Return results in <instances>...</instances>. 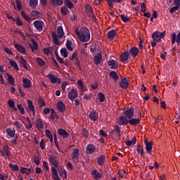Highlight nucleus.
Listing matches in <instances>:
<instances>
[{
	"label": "nucleus",
	"mask_w": 180,
	"mask_h": 180,
	"mask_svg": "<svg viewBox=\"0 0 180 180\" xmlns=\"http://www.w3.org/2000/svg\"><path fill=\"white\" fill-rule=\"evenodd\" d=\"M79 39L82 43L89 41V39H91V32H89V30L86 27H82L81 34Z\"/></svg>",
	"instance_id": "obj_1"
},
{
	"label": "nucleus",
	"mask_w": 180,
	"mask_h": 180,
	"mask_svg": "<svg viewBox=\"0 0 180 180\" xmlns=\"http://www.w3.org/2000/svg\"><path fill=\"white\" fill-rule=\"evenodd\" d=\"M151 37L153 41H156L157 43H158L161 41V39H164V37H165V31L163 32L159 31L154 32L152 34Z\"/></svg>",
	"instance_id": "obj_2"
},
{
	"label": "nucleus",
	"mask_w": 180,
	"mask_h": 180,
	"mask_svg": "<svg viewBox=\"0 0 180 180\" xmlns=\"http://www.w3.org/2000/svg\"><path fill=\"white\" fill-rule=\"evenodd\" d=\"M47 78H49L51 84H57L58 85H60V84H61V79L57 77V76L51 73H49L47 75Z\"/></svg>",
	"instance_id": "obj_3"
},
{
	"label": "nucleus",
	"mask_w": 180,
	"mask_h": 180,
	"mask_svg": "<svg viewBox=\"0 0 180 180\" xmlns=\"http://www.w3.org/2000/svg\"><path fill=\"white\" fill-rule=\"evenodd\" d=\"M73 162L75 164L79 162V149L75 148L73 153H72Z\"/></svg>",
	"instance_id": "obj_4"
},
{
	"label": "nucleus",
	"mask_w": 180,
	"mask_h": 180,
	"mask_svg": "<svg viewBox=\"0 0 180 180\" xmlns=\"http://www.w3.org/2000/svg\"><path fill=\"white\" fill-rule=\"evenodd\" d=\"M33 25L37 30H38V32H43V26H44V22L37 20L33 22Z\"/></svg>",
	"instance_id": "obj_5"
},
{
	"label": "nucleus",
	"mask_w": 180,
	"mask_h": 180,
	"mask_svg": "<svg viewBox=\"0 0 180 180\" xmlns=\"http://www.w3.org/2000/svg\"><path fill=\"white\" fill-rule=\"evenodd\" d=\"M124 114L128 120L129 119H133V117H134V109H133V108H130L127 110H124Z\"/></svg>",
	"instance_id": "obj_6"
},
{
	"label": "nucleus",
	"mask_w": 180,
	"mask_h": 180,
	"mask_svg": "<svg viewBox=\"0 0 180 180\" xmlns=\"http://www.w3.org/2000/svg\"><path fill=\"white\" fill-rule=\"evenodd\" d=\"M117 123L120 126H127L129 120L125 116L122 115L117 119Z\"/></svg>",
	"instance_id": "obj_7"
},
{
	"label": "nucleus",
	"mask_w": 180,
	"mask_h": 180,
	"mask_svg": "<svg viewBox=\"0 0 180 180\" xmlns=\"http://www.w3.org/2000/svg\"><path fill=\"white\" fill-rule=\"evenodd\" d=\"M68 98L70 101H75L76 98H78V90L74 88L68 93Z\"/></svg>",
	"instance_id": "obj_8"
},
{
	"label": "nucleus",
	"mask_w": 180,
	"mask_h": 180,
	"mask_svg": "<svg viewBox=\"0 0 180 180\" xmlns=\"http://www.w3.org/2000/svg\"><path fill=\"white\" fill-rule=\"evenodd\" d=\"M129 85H130L129 81L126 77L121 79V82H120V88L122 89H127L129 88Z\"/></svg>",
	"instance_id": "obj_9"
},
{
	"label": "nucleus",
	"mask_w": 180,
	"mask_h": 180,
	"mask_svg": "<svg viewBox=\"0 0 180 180\" xmlns=\"http://www.w3.org/2000/svg\"><path fill=\"white\" fill-rule=\"evenodd\" d=\"M49 162L53 165V168H58V165L60 163L58 162V160L57 159V156L52 155V156L49 157Z\"/></svg>",
	"instance_id": "obj_10"
},
{
	"label": "nucleus",
	"mask_w": 180,
	"mask_h": 180,
	"mask_svg": "<svg viewBox=\"0 0 180 180\" xmlns=\"http://www.w3.org/2000/svg\"><path fill=\"white\" fill-rule=\"evenodd\" d=\"M129 56H130V53H129V51H125V52L122 53L120 56L121 63L126 64L127 63L126 62L127 61V60H129Z\"/></svg>",
	"instance_id": "obj_11"
},
{
	"label": "nucleus",
	"mask_w": 180,
	"mask_h": 180,
	"mask_svg": "<svg viewBox=\"0 0 180 180\" xmlns=\"http://www.w3.org/2000/svg\"><path fill=\"white\" fill-rule=\"evenodd\" d=\"M89 117L91 122H96V120L99 119V115H98V112L91 110L89 112Z\"/></svg>",
	"instance_id": "obj_12"
},
{
	"label": "nucleus",
	"mask_w": 180,
	"mask_h": 180,
	"mask_svg": "<svg viewBox=\"0 0 180 180\" xmlns=\"http://www.w3.org/2000/svg\"><path fill=\"white\" fill-rule=\"evenodd\" d=\"M96 150V147L94 144H88L86 147V153L94 154Z\"/></svg>",
	"instance_id": "obj_13"
},
{
	"label": "nucleus",
	"mask_w": 180,
	"mask_h": 180,
	"mask_svg": "<svg viewBox=\"0 0 180 180\" xmlns=\"http://www.w3.org/2000/svg\"><path fill=\"white\" fill-rule=\"evenodd\" d=\"M141 118H131L128 120V124L130 126H137V124H140Z\"/></svg>",
	"instance_id": "obj_14"
},
{
	"label": "nucleus",
	"mask_w": 180,
	"mask_h": 180,
	"mask_svg": "<svg viewBox=\"0 0 180 180\" xmlns=\"http://www.w3.org/2000/svg\"><path fill=\"white\" fill-rule=\"evenodd\" d=\"M58 133L59 136H60V137H62L63 139H68V137H70V134H68L67 131L61 128L58 129Z\"/></svg>",
	"instance_id": "obj_15"
},
{
	"label": "nucleus",
	"mask_w": 180,
	"mask_h": 180,
	"mask_svg": "<svg viewBox=\"0 0 180 180\" xmlns=\"http://www.w3.org/2000/svg\"><path fill=\"white\" fill-rule=\"evenodd\" d=\"M14 47L17 49L18 53H20L21 54H26V49L23 47L22 45L19 44H15Z\"/></svg>",
	"instance_id": "obj_16"
},
{
	"label": "nucleus",
	"mask_w": 180,
	"mask_h": 180,
	"mask_svg": "<svg viewBox=\"0 0 180 180\" xmlns=\"http://www.w3.org/2000/svg\"><path fill=\"white\" fill-rule=\"evenodd\" d=\"M57 108L59 112L64 113L65 112V104L63 101H58L57 103Z\"/></svg>",
	"instance_id": "obj_17"
},
{
	"label": "nucleus",
	"mask_w": 180,
	"mask_h": 180,
	"mask_svg": "<svg viewBox=\"0 0 180 180\" xmlns=\"http://www.w3.org/2000/svg\"><path fill=\"white\" fill-rule=\"evenodd\" d=\"M94 63L96 65H99L102 63V53H98V55H94Z\"/></svg>",
	"instance_id": "obj_18"
},
{
	"label": "nucleus",
	"mask_w": 180,
	"mask_h": 180,
	"mask_svg": "<svg viewBox=\"0 0 180 180\" xmlns=\"http://www.w3.org/2000/svg\"><path fill=\"white\" fill-rule=\"evenodd\" d=\"M108 65H109V67H110L112 70H116V68L119 67V64L117 63V62H116V60L113 59L108 60Z\"/></svg>",
	"instance_id": "obj_19"
},
{
	"label": "nucleus",
	"mask_w": 180,
	"mask_h": 180,
	"mask_svg": "<svg viewBox=\"0 0 180 180\" xmlns=\"http://www.w3.org/2000/svg\"><path fill=\"white\" fill-rule=\"evenodd\" d=\"M146 144V149L148 154H151L153 150V142H147V140L144 141Z\"/></svg>",
	"instance_id": "obj_20"
},
{
	"label": "nucleus",
	"mask_w": 180,
	"mask_h": 180,
	"mask_svg": "<svg viewBox=\"0 0 180 180\" xmlns=\"http://www.w3.org/2000/svg\"><path fill=\"white\" fill-rule=\"evenodd\" d=\"M129 54L132 57H137L139 56V49L137 47H131L129 50Z\"/></svg>",
	"instance_id": "obj_21"
},
{
	"label": "nucleus",
	"mask_w": 180,
	"mask_h": 180,
	"mask_svg": "<svg viewBox=\"0 0 180 180\" xmlns=\"http://www.w3.org/2000/svg\"><path fill=\"white\" fill-rule=\"evenodd\" d=\"M91 175H93L94 179L96 180H99L101 178H102V174H101L96 169L92 170Z\"/></svg>",
	"instance_id": "obj_22"
},
{
	"label": "nucleus",
	"mask_w": 180,
	"mask_h": 180,
	"mask_svg": "<svg viewBox=\"0 0 180 180\" xmlns=\"http://www.w3.org/2000/svg\"><path fill=\"white\" fill-rule=\"evenodd\" d=\"M22 84H23V86L25 89H29L32 86V82H30V80H29V79H22Z\"/></svg>",
	"instance_id": "obj_23"
},
{
	"label": "nucleus",
	"mask_w": 180,
	"mask_h": 180,
	"mask_svg": "<svg viewBox=\"0 0 180 180\" xmlns=\"http://www.w3.org/2000/svg\"><path fill=\"white\" fill-rule=\"evenodd\" d=\"M57 33H58V37H59V39H63V37H64L65 33H64V30L63 29V27L58 26Z\"/></svg>",
	"instance_id": "obj_24"
},
{
	"label": "nucleus",
	"mask_w": 180,
	"mask_h": 180,
	"mask_svg": "<svg viewBox=\"0 0 180 180\" xmlns=\"http://www.w3.org/2000/svg\"><path fill=\"white\" fill-rule=\"evenodd\" d=\"M51 36L53 39V41L54 44H56V46H58L60 44V41L58 39V36L57 35V34H56V32H52Z\"/></svg>",
	"instance_id": "obj_25"
},
{
	"label": "nucleus",
	"mask_w": 180,
	"mask_h": 180,
	"mask_svg": "<svg viewBox=\"0 0 180 180\" xmlns=\"http://www.w3.org/2000/svg\"><path fill=\"white\" fill-rule=\"evenodd\" d=\"M31 41L33 44V46H32V44H30L32 51H37V49H39V44H37V41H36L34 39H31Z\"/></svg>",
	"instance_id": "obj_26"
},
{
	"label": "nucleus",
	"mask_w": 180,
	"mask_h": 180,
	"mask_svg": "<svg viewBox=\"0 0 180 180\" xmlns=\"http://www.w3.org/2000/svg\"><path fill=\"white\" fill-rule=\"evenodd\" d=\"M107 36L110 40H113V39H115V36H116V30H111L108 32Z\"/></svg>",
	"instance_id": "obj_27"
},
{
	"label": "nucleus",
	"mask_w": 180,
	"mask_h": 180,
	"mask_svg": "<svg viewBox=\"0 0 180 180\" xmlns=\"http://www.w3.org/2000/svg\"><path fill=\"white\" fill-rule=\"evenodd\" d=\"M171 36H172V44H175V42H176L177 46H180V40L176 39V34L174 32Z\"/></svg>",
	"instance_id": "obj_28"
},
{
	"label": "nucleus",
	"mask_w": 180,
	"mask_h": 180,
	"mask_svg": "<svg viewBox=\"0 0 180 180\" xmlns=\"http://www.w3.org/2000/svg\"><path fill=\"white\" fill-rule=\"evenodd\" d=\"M110 77L111 78H113L114 81H115V82H117V81L119 80V75H117V73L115 71H111L109 74Z\"/></svg>",
	"instance_id": "obj_29"
},
{
	"label": "nucleus",
	"mask_w": 180,
	"mask_h": 180,
	"mask_svg": "<svg viewBox=\"0 0 180 180\" xmlns=\"http://www.w3.org/2000/svg\"><path fill=\"white\" fill-rule=\"evenodd\" d=\"M51 4L53 6H61V5L63 4V0H51Z\"/></svg>",
	"instance_id": "obj_30"
},
{
	"label": "nucleus",
	"mask_w": 180,
	"mask_h": 180,
	"mask_svg": "<svg viewBox=\"0 0 180 180\" xmlns=\"http://www.w3.org/2000/svg\"><path fill=\"white\" fill-rule=\"evenodd\" d=\"M36 128L38 129V130H40V129H43V120L39 118L37 119V122H36Z\"/></svg>",
	"instance_id": "obj_31"
},
{
	"label": "nucleus",
	"mask_w": 180,
	"mask_h": 180,
	"mask_svg": "<svg viewBox=\"0 0 180 180\" xmlns=\"http://www.w3.org/2000/svg\"><path fill=\"white\" fill-rule=\"evenodd\" d=\"M105 160H106V157L105 155H101L97 160V162L99 165H103L105 164Z\"/></svg>",
	"instance_id": "obj_32"
},
{
	"label": "nucleus",
	"mask_w": 180,
	"mask_h": 180,
	"mask_svg": "<svg viewBox=\"0 0 180 180\" xmlns=\"http://www.w3.org/2000/svg\"><path fill=\"white\" fill-rule=\"evenodd\" d=\"M28 109L30 110H32L33 115H34V105H33V102H32V100H27V101Z\"/></svg>",
	"instance_id": "obj_33"
},
{
	"label": "nucleus",
	"mask_w": 180,
	"mask_h": 180,
	"mask_svg": "<svg viewBox=\"0 0 180 180\" xmlns=\"http://www.w3.org/2000/svg\"><path fill=\"white\" fill-rule=\"evenodd\" d=\"M6 75L8 76L7 81L10 85H15V79L12 75L9 73H7Z\"/></svg>",
	"instance_id": "obj_34"
},
{
	"label": "nucleus",
	"mask_w": 180,
	"mask_h": 180,
	"mask_svg": "<svg viewBox=\"0 0 180 180\" xmlns=\"http://www.w3.org/2000/svg\"><path fill=\"white\" fill-rule=\"evenodd\" d=\"M136 151L139 154H141L142 157L143 155H146V153H144V149L141 145H137Z\"/></svg>",
	"instance_id": "obj_35"
},
{
	"label": "nucleus",
	"mask_w": 180,
	"mask_h": 180,
	"mask_svg": "<svg viewBox=\"0 0 180 180\" xmlns=\"http://www.w3.org/2000/svg\"><path fill=\"white\" fill-rule=\"evenodd\" d=\"M136 141H137L136 139V137H133L131 141L128 140L126 141V146H127V147H130V146H134V144H136Z\"/></svg>",
	"instance_id": "obj_36"
},
{
	"label": "nucleus",
	"mask_w": 180,
	"mask_h": 180,
	"mask_svg": "<svg viewBox=\"0 0 180 180\" xmlns=\"http://www.w3.org/2000/svg\"><path fill=\"white\" fill-rule=\"evenodd\" d=\"M20 63L23 66V68L27 70V62L26 61V60H25V58H23L22 56L20 58Z\"/></svg>",
	"instance_id": "obj_37"
},
{
	"label": "nucleus",
	"mask_w": 180,
	"mask_h": 180,
	"mask_svg": "<svg viewBox=\"0 0 180 180\" xmlns=\"http://www.w3.org/2000/svg\"><path fill=\"white\" fill-rule=\"evenodd\" d=\"M29 5L31 8H36L39 5V0H30Z\"/></svg>",
	"instance_id": "obj_38"
},
{
	"label": "nucleus",
	"mask_w": 180,
	"mask_h": 180,
	"mask_svg": "<svg viewBox=\"0 0 180 180\" xmlns=\"http://www.w3.org/2000/svg\"><path fill=\"white\" fill-rule=\"evenodd\" d=\"M9 63L11 65V67H13L16 71H19V66H18V63L13 60H10Z\"/></svg>",
	"instance_id": "obj_39"
},
{
	"label": "nucleus",
	"mask_w": 180,
	"mask_h": 180,
	"mask_svg": "<svg viewBox=\"0 0 180 180\" xmlns=\"http://www.w3.org/2000/svg\"><path fill=\"white\" fill-rule=\"evenodd\" d=\"M82 137H84V139H88V137H89V131L86 130V128L82 129Z\"/></svg>",
	"instance_id": "obj_40"
},
{
	"label": "nucleus",
	"mask_w": 180,
	"mask_h": 180,
	"mask_svg": "<svg viewBox=\"0 0 180 180\" xmlns=\"http://www.w3.org/2000/svg\"><path fill=\"white\" fill-rule=\"evenodd\" d=\"M6 131L10 137H15V133H16V131H15V129L11 130V129L8 128Z\"/></svg>",
	"instance_id": "obj_41"
},
{
	"label": "nucleus",
	"mask_w": 180,
	"mask_h": 180,
	"mask_svg": "<svg viewBox=\"0 0 180 180\" xmlns=\"http://www.w3.org/2000/svg\"><path fill=\"white\" fill-rule=\"evenodd\" d=\"M72 46V41L68 39L66 41V48L68 49V50H69V51H72L74 50Z\"/></svg>",
	"instance_id": "obj_42"
},
{
	"label": "nucleus",
	"mask_w": 180,
	"mask_h": 180,
	"mask_svg": "<svg viewBox=\"0 0 180 180\" xmlns=\"http://www.w3.org/2000/svg\"><path fill=\"white\" fill-rule=\"evenodd\" d=\"M8 167L11 168V169H12V171H14L15 172H16V171H19V167L17 165L10 163Z\"/></svg>",
	"instance_id": "obj_43"
},
{
	"label": "nucleus",
	"mask_w": 180,
	"mask_h": 180,
	"mask_svg": "<svg viewBox=\"0 0 180 180\" xmlns=\"http://www.w3.org/2000/svg\"><path fill=\"white\" fill-rule=\"evenodd\" d=\"M60 54L63 57L65 58H67L68 57V52H67V49L63 48L60 49Z\"/></svg>",
	"instance_id": "obj_44"
},
{
	"label": "nucleus",
	"mask_w": 180,
	"mask_h": 180,
	"mask_svg": "<svg viewBox=\"0 0 180 180\" xmlns=\"http://www.w3.org/2000/svg\"><path fill=\"white\" fill-rule=\"evenodd\" d=\"M120 18H121L122 22H124L125 23H128L129 22H130V18L127 15L122 14L120 15Z\"/></svg>",
	"instance_id": "obj_45"
},
{
	"label": "nucleus",
	"mask_w": 180,
	"mask_h": 180,
	"mask_svg": "<svg viewBox=\"0 0 180 180\" xmlns=\"http://www.w3.org/2000/svg\"><path fill=\"white\" fill-rule=\"evenodd\" d=\"M21 16H22V18H23V19H25V20H26L27 22H30V20H32V19L30 18V17H28L27 15H26V13H25V11H21Z\"/></svg>",
	"instance_id": "obj_46"
},
{
	"label": "nucleus",
	"mask_w": 180,
	"mask_h": 180,
	"mask_svg": "<svg viewBox=\"0 0 180 180\" xmlns=\"http://www.w3.org/2000/svg\"><path fill=\"white\" fill-rule=\"evenodd\" d=\"M65 4L69 9H72V8H74V4L70 0H65Z\"/></svg>",
	"instance_id": "obj_47"
},
{
	"label": "nucleus",
	"mask_w": 180,
	"mask_h": 180,
	"mask_svg": "<svg viewBox=\"0 0 180 180\" xmlns=\"http://www.w3.org/2000/svg\"><path fill=\"white\" fill-rule=\"evenodd\" d=\"M38 103H39L40 108H43V106H46V102H44V99L41 96L39 97Z\"/></svg>",
	"instance_id": "obj_48"
},
{
	"label": "nucleus",
	"mask_w": 180,
	"mask_h": 180,
	"mask_svg": "<svg viewBox=\"0 0 180 180\" xmlns=\"http://www.w3.org/2000/svg\"><path fill=\"white\" fill-rule=\"evenodd\" d=\"M37 63L40 65V67H44L46 65V63L40 58H37Z\"/></svg>",
	"instance_id": "obj_49"
},
{
	"label": "nucleus",
	"mask_w": 180,
	"mask_h": 180,
	"mask_svg": "<svg viewBox=\"0 0 180 180\" xmlns=\"http://www.w3.org/2000/svg\"><path fill=\"white\" fill-rule=\"evenodd\" d=\"M114 131H116L117 136H120V131H122V130L120 129V127H118V125H116L115 127V128L112 131V133H114Z\"/></svg>",
	"instance_id": "obj_50"
},
{
	"label": "nucleus",
	"mask_w": 180,
	"mask_h": 180,
	"mask_svg": "<svg viewBox=\"0 0 180 180\" xmlns=\"http://www.w3.org/2000/svg\"><path fill=\"white\" fill-rule=\"evenodd\" d=\"M40 157H39L37 155H35L34 156V162L37 165H40Z\"/></svg>",
	"instance_id": "obj_51"
},
{
	"label": "nucleus",
	"mask_w": 180,
	"mask_h": 180,
	"mask_svg": "<svg viewBox=\"0 0 180 180\" xmlns=\"http://www.w3.org/2000/svg\"><path fill=\"white\" fill-rule=\"evenodd\" d=\"M17 108L20 110L21 115H25V108L22 106V104H18Z\"/></svg>",
	"instance_id": "obj_52"
},
{
	"label": "nucleus",
	"mask_w": 180,
	"mask_h": 180,
	"mask_svg": "<svg viewBox=\"0 0 180 180\" xmlns=\"http://www.w3.org/2000/svg\"><path fill=\"white\" fill-rule=\"evenodd\" d=\"M60 176H63V179H67V170L63 169L62 172H60Z\"/></svg>",
	"instance_id": "obj_53"
},
{
	"label": "nucleus",
	"mask_w": 180,
	"mask_h": 180,
	"mask_svg": "<svg viewBox=\"0 0 180 180\" xmlns=\"http://www.w3.org/2000/svg\"><path fill=\"white\" fill-rule=\"evenodd\" d=\"M18 11H22V3L20 0H15Z\"/></svg>",
	"instance_id": "obj_54"
},
{
	"label": "nucleus",
	"mask_w": 180,
	"mask_h": 180,
	"mask_svg": "<svg viewBox=\"0 0 180 180\" xmlns=\"http://www.w3.org/2000/svg\"><path fill=\"white\" fill-rule=\"evenodd\" d=\"M4 151L7 157H9V147L7 145L4 146Z\"/></svg>",
	"instance_id": "obj_55"
},
{
	"label": "nucleus",
	"mask_w": 180,
	"mask_h": 180,
	"mask_svg": "<svg viewBox=\"0 0 180 180\" xmlns=\"http://www.w3.org/2000/svg\"><path fill=\"white\" fill-rule=\"evenodd\" d=\"M13 22L16 23L17 26H22L23 25V23L22 22L20 19H19V18L13 19Z\"/></svg>",
	"instance_id": "obj_56"
},
{
	"label": "nucleus",
	"mask_w": 180,
	"mask_h": 180,
	"mask_svg": "<svg viewBox=\"0 0 180 180\" xmlns=\"http://www.w3.org/2000/svg\"><path fill=\"white\" fill-rule=\"evenodd\" d=\"M60 12L63 15H65V16L68 13V8H67V7H62L60 9Z\"/></svg>",
	"instance_id": "obj_57"
},
{
	"label": "nucleus",
	"mask_w": 180,
	"mask_h": 180,
	"mask_svg": "<svg viewBox=\"0 0 180 180\" xmlns=\"http://www.w3.org/2000/svg\"><path fill=\"white\" fill-rule=\"evenodd\" d=\"M98 101H100V102H105V95L103 94H98Z\"/></svg>",
	"instance_id": "obj_58"
},
{
	"label": "nucleus",
	"mask_w": 180,
	"mask_h": 180,
	"mask_svg": "<svg viewBox=\"0 0 180 180\" xmlns=\"http://www.w3.org/2000/svg\"><path fill=\"white\" fill-rule=\"evenodd\" d=\"M140 5H141V12L146 13V9L147 8V6L146 5V4L142 2V3L140 4Z\"/></svg>",
	"instance_id": "obj_59"
},
{
	"label": "nucleus",
	"mask_w": 180,
	"mask_h": 180,
	"mask_svg": "<svg viewBox=\"0 0 180 180\" xmlns=\"http://www.w3.org/2000/svg\"><path fill=\"white\" fill-rule=\"evenodd\" d=\"M51 171L53 174V176L58 175V170L56 167H52L51 169Z\"/></svg>",
	"instance_id": "obj_60"
},
{
	"label": "nucleus",
	"mask_w": 180,
	"mask_h": 180,
	"mask_svg": "<svg viewBox=\"0 0 180 180\" xmlns=\"http://www.w3.org/2000/svg\"><path fill=\"white\" fill-rule=\"evenodd\" d=\"M107 2L110 8H113V2L117 4V0H107Z\"/></svg>",
	"instance_id": "obj_61"
},
{
	"label": "nucleus",
	"mask_w": 180,
	"mask_h": 180,
	"mask_svg": "<svg viewBox=\"0 0 180 180\" xmlns=\"http://www.w3.org/2000/svg\"><path fill=\"white\" fill-rule=\"evenodd\" d=\"M56 116H57V115L56 114V111L54 110V109H51V119H52V120H54V119H56Z\"/></svg>",
	"instance_id": "obj_62"
},
{
	"label": "nucleus",
	"mask_w": 180,
	"mask_h": 180,
	"mask_svg": "<svg viewBox=\"0 0 180 180\" xmlns=\"http://www.w3.org/2000/svg\"><path fill=\"white\" fill-rule=\"evenodd\" d=\"M50 51H51V47L44 49V54H47V56H49V54H50Z\"/></svg>",
	"instance_id": "obj_63"
},
{
	"label": "nucleus",
	"mask_w": 180,
	"mask_h": 180,
	"mask_svg": "<svg viewBox=\"0 0 180 180\" xmlns=\"http://www.w3.org/2000/svg\"><path fill=\"white\" fill-rule=\"evenodd\" d=\"M8 106L9 108H14L15 106V101H13V100H8Z\"/></svg>",
	"instance_id": "obj_64"
}]
</instances>
